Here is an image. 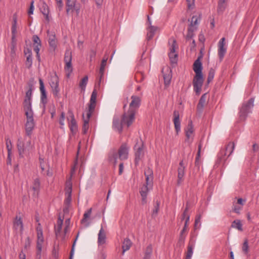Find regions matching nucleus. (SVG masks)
I'll return each instance as SVG.
<instances>
[{
    "label": "nucleus",
    "instance_id": "1",
    "mask_svg": "<svg viewBox=\"0 0 259 259\" xmlns=\"http://www.w3.org/2000/svg\"><path fill=\"white\" fill-rule=\"evenodd\" d=\"M128 111L124 113L120 120L114 123V128L119 133L122 132L124 126L130 127L135 121V113L140 105V98L137 96H132Z\"/></svg>",
    "mask_w": 259,
    "mask_h": 259
},
{
    "label": "nucleus",
    "instance_id": "2",
    "mask_svg": "<svg viewBox=\"0 0 259 259\" xmlns=\"http://www.w3.org/2000/svg\"><path fill=\"white\" fill-rule=\"evenodd\" d=\"M17 148L19 155L20 157H24L25 155L29 154V151L33 148V145L29 139L25 143H23L20 139H19L17 142Z\"/></svg>",
    "mask_w": 259,
    "mask_h": 259
},
{
    "label": "nucleus",
    "instance_id": "3",
    "mask_svg": "<svg viewBox=\"0 0 259 259\" xmlns=\"http://www.w3.org/2000/svg\"><path fill=\"white\" fill-rule=\"evenodd\" d=\"M254 98H251L242 104L239 111V116L241 120H244L248 114L251 112V109L254 106Z\"/></svg>",
    "mask_w": 259,
    "mask_h": 259
},
{
    "label": "nucleus",
    "instance_id": "4",
    "mask_svg": "<svg viewBox=\"0 0 259 259\" xmlns=\"http://www.w3.org/2000/svg\"><path fill=\"white\" fill-rule=\"evenodd\" d=\"M235 148V144L234 142H229L225 147L220 150L218 154V162H221L223 160H225L227 157L230 156L233 153Z\"/></svg>",
    "mask_w": 259,
    "mask_h": 259
},
{
    "label": "nucleus",
    "instance_id": "5",
    "mask_svg": "<svg viewBox=\"0 0 259 259\" xmlns=\"http://www.w3.org/2000/svg\"><path fill=\"white\" fill-rule=\"evenodd\" d=\"M49 83L52 89L54 96L59 97L60 93L59 79L56 72L50 75Z\"/></svg>",
    "mask_w": 259,
    "mask_h": 259
},
{
    "label": "nucleus",
    "instance_id": "6",
    "mask_svg": "<svg viewBox=\"0 0 259 259\" xmlns=\"http://www.w3.org/2000/svg\"><path fill=\"white\" fill-rule=\"evenodd\" d=\"M64 61L65 63L64 69L67 77H69L73 70L72 66V53L70 50H66L64 55Z\"/></svg>",
    "mask_w": 259,
    "mask_h": 259
},
{
    "label": "nucleus",
    "instance_id": "7",
    "mask_svg": "<svg viewBox=\"0 0 259 259\" xmlns=\"http://www.w3.org/2000/svg\"><path fill=\"white\" fill-rule=\"evenodd\" d=\"M170 52L168 54L169 59L172 63H176L177 62L178 55L176 54V49L178 48L176 40L171 38L168 41Z\"/></svg>",
    "mask_w": 259,
    "mask_h": 259
},
{
    "label": "nucleus",
    "instance_id": "8",
    "mask_svg": "<svg viewBox=\"0 0 259 259\" xmlns=\"http://www.w3.org/2000/svg\"><path fill=\"white\" fill-rule=\"evenodd\" d=\"M135 151V164L138 165L139 162L142 160L144 157V145H138L137 143L134 147Z\"/></svg>",
    "mask_w": 259,
    "mask_h": 259
},
{
    "label": "nucleus",
    "instance_id": "9",
    "mask_svg": "<svg viewBox=\"0 0 259 259\" xmlns=\"http://www.w3.org/2000/svg\"><path fill=\"white\" fill-rule=\"evenodd\" d=\"M203 74H195L193 80L194 91L197 95H199L203 83Z\"/></svg>",
    "mask_w": 259,
    "mask_h": 259
},
{
    "label": "nucleus",
    "instance_id": "10",
    "mask_svg": "<svg viewBox=\"0 0 259 259\" xmlns=\"http://www.w3.org/2000/svg\"><path fill=\"white\" fill-rule=\"evenodd\" d=\"M135 79L137 82H142L145 77L144 74V65L143 61H141L137 67V72L135 74Z\"/></svg>",
    "mask_w": 259,
    "mask_h": 259
},
{
    "label": "nucleus",
    "instance_id": "11",
    "mask_svg": "<svg viewBox=\"0 0 259 259\" xmlns=\"http://www.w3.org/2000/svg\"><path fill=\"white\" fill-rule=\"evenodd\" d=\"M186 166L184 165L183 160L179 163L178 168V181L177 184L180 185L183 181V178L185 175Z\"/></svg>",
    "mask_w": 259,
    "mask_h": 259
},
{
    "label": "nucleus",
    "instance_id": "12",
    "mask_svg": "<svg viewBox=\"0 0 259 259\" xmlns=\"http://www.w3.org/2000/svg\"><path fill=\"white\" fill-rule=\"evenodd\" d=\"M39 90L40 92V101L43 104L44 106H45L46 104L48 102V99L45 85L41 78L39 79Z\"/></svg>",
    "mask_w": 259,
    "mask_h": 259
},
{
    "label": "nucleus",
    "instance_id": "13",
    "mask_svg": "<svg viewBox=\"0 0 259 259\" xmlns=\"http://www.w3.org/2000/svg\"><path fill=\"white\" fill-rule=\"evenodd\" d=\"M129 147L125 143L122 144L118 150L119 158L120 160H126L128 158Z\"/></svg>",
    "mask_w": 259,
    "mask_h": 259
},
{
    "label": "nucleus",
    "instance_id": "14",
    "mask_svg": "<svg viewBox=\"0 0 259 259\" xmlns=\"http://www.w3.org/2000/svg\"><path fill=\"white\" fill-rule=\"evenodd\" d=\"M38 7L40 12L45 17L46 20H47L49 22L50 21L49 16V8L48 5L44 0H39L38 3Z\"/></svg>",
    "mask_w": 259,
    "mask_h": 259
},
{
    "label": "nucleus",
    "instance_id": "15",
    "mask_svg": "<svg viewBox=\"0 0 259 259\" xmlns=\"http://www.w3.org/2000/svg\"><path fill=\"white\" fill-rule=\"evenodd\" d=\"M225 38L223 37L220 39L218 43V55L221 60H222L223 59L227 51V49L225 47Z\"/></svg>",
    "mask_w": 259,
    "mask_h": 259
},
{
    "label": "nucleus",
    "instance_id": "16",
    "mask_svg": "<svg viewBox=\"0 0 259 259\" xmlns=\"http://www.w3.org/2000/svg\"><path fill=\"white\" fill-rule=\"evenodd\" d=\"M68 114L69 116L67 117V119L69 121V124L70 130L72 132L75 133L77 131L78 128L74 116L71 111H69Z\"/></svg>",
    "mask_w": 259,
    "mask_h": 259
},
{
    "label": "nucleus",
    "instance_id": "17",
    "mask_svg": "<svg viewBox=\"0 0 259 259\" xmlns=\"http://www.w3.org/2000/svg\"><path fill=\"white\" fill-rule=\"evenodd\" d=\"M202 56H199L197 59L195 61L193 64V69L194 71L195 72V74H202V66L200 61V59L202 58Z\"/></svg>",
    "mask_w": 259,
    "mask_h": 259
},
{
    "label": "nucleus",
    "instance_id": "18",
    "mask_svg": "<svg viewBox=\"0 0 259 259\" xmlns=\"http://www.w3.org/2000/svg\"><path fill=\"white\" fill-rule=\"evenodd\" d=\"M13 228L18 232L22 233L23 229V225L20 217L16 216L13 222Z\"/></svg>",
    "mask_w": 259,
    "mask_h": 259
},
{
    "label": "nucleus",
    "instance_id": "19",
    "mask_svg": "<svg viewBox=\"0 0 259 259\" xmlns=\"http://www.w3.org/2000/svg\"><path fill=\"white\" fill-rule=\"evenodd\" d=\"M174 115V123L175 128L177 134L181 131V122L179 117V112L177 110H175L173 113Z\"/></svg>",
    "mask_w": 259,
    "mask_h": 259
},
{
    "label": "nucleus",
    "instance_id": "20",
    "mask_svg": "<svg viewBox=\"0 0 259 259\" xmlns=\"http://www.w3.org/2000/svg\"><path fill=\"white\" fill-rule=\"evenodd\" d=\"M106 232L102 226L98 235V244L99 246H102L106 243Z\"/></svg>",
    "mask_w": 259,
    "mask_h": 259
},
{
    "label": "nucleus",
    "instance_id": "21",
    "mask_svg": "<svg viewBox=\"0 0 259 259\" xmlns=\"http://www.w3.org/2000/svg\"><path fill=\"white\" fill-rule=\"evenodd\" d=\"M76 0H67L66 3V12L68 13L70 11H72L73 9H75L77 14L79 12V9L76 7Z\"/></svg>",
    "mask_w": 259,
    "mask_h": 259
},
{
    "label": "nucleus",
    "instance_id": "22",
    "mask_svg": "<svg viewBox=\"0 0 259 259\" xmlns=\"http://www.w3.org/2000/svg\"><path fill=\"white\" fill-rule=\"evenodd\" d=\"M33 50L35 53L39 52L41 47V42L39 37L37 35H34L32 37Z\"/></svg>",
    "mask_w": 259,
    "mask_h": 259
},
{
    "label": "nucleus",
    "instance_id": "23",
    "mask_svg": "<svg viewBox=\"0 0 259 259\" xmlns=\"http://www.w3.org/2000/svg\"><path fill=\"white\" fill-rule=\"evenodd\" d=\"M194 129L193 125L192 120L189 121L187 126L185 129L186 136V142H189V139L191 137L193 134Z\"/></svg>",
    "mask_w": 259,
    "mask_h": 259
},
{
    "label": "nucleus",
    "instance_id": "24",
    "mask_svg": "<svg viewBox=\"0 0 259 259\" xmlns=\"http://www.w3.org/2000/svg\"><path fill=\"white\" fill-rule=\"evenodd\" d=\"M40 183L39 178L34 180L31 188L33 191V195L37 196L40 190Z\"/></svg>",
    "mask_w": 259,
    "mask_h": 259
},
{
    "label": "nucleus",
    "instance_id": "25",
    "mask_svg": "<svg viewBox=\"0 0 259 259\" xmlns=\"http://www.w3.org/2000/svg\"><path fill=\"white\" fill-rule=\"evenodd\" d=\"M44 242V238H37L36 244V259L41 258V252L42 250V246Z\"/></svg>",
    "mask_w": 259,
    "mask_h": 259
},
{
    "label": "nucleus",
    "instance_id": "26",
    "mask_svg": "<svg viewBox=\"0 0 259 259\" xmlns=\"http://www.w3.org/2000/svg\"><path fill=\"white\" fill-rule=\"evenodd\" d=\"M206 94H204L201 96L197 106V111L201 113L202 112L203 107L206 103Z\"/></svg>",
    "mask_w": 259,
    "mask_h": 259
},
{
    "label": "nucleus",
    "instance_id": "27",
    "mask_svg": "<svg viewBox=\"0 0 259 259\" xmlns=\"http://www.w3.org/2000/svg\"><path fill=\"white\" fill-rule=\"evenodd\" d=\"M227 0H219L217 11L219 14H223L226 8Z\"/></svg>",
    "mask_w": 259,
    "mask_h": 259
},
{
    "label": "nucleus",
    "instance_id": "28",
    "mask_svg": "<svg viewBox=\"0 0 259 259\" xmlns=\"http://www.w3.org/2000/svg\"><path fill=\"white\" fill-rule=\"evenodd\" d=\"M107 60H108V58L106 56H104L102 60L100 68L99 69V75H100L99 82L101 81L102 77L103 76V75L104 74L105 66H106V64H107Z\"/></svg>",
    "mask_w": 259,
    "mask_h": 259
},
{
    "label": "nucleus",
    "instance_id": "29",
    "mask_svg": "<svg viewBox=\"0 0 259 259\" xmlns=\"http://www.w3.org/2000/svg\"><path fill=\"white\" fill-rule=\"evenodd\" d=\"M148 187L149 186L147 185H144L141 188V189L140 191L141 195L142 197V202L143 203H145L146 202L147 195L149 190Z\"/></svg>",
    "mask_w": 259,
    "mask_h": 259
},
{
    "label": "nucleus",
    "instance_id": "30",
    "mask_svg": "<svg viewBox=\"0 0 259 259\" xmlns=\"http://www.w3.org/2000/svg\"><path fill=\"white\" fill-rule=\"evenodd\" d=\"M157 28L153 26H150L147 28V33L146 39L148 40H151L154 36L155 32Z\"/></svg>",
    "mask_w": 259,
    "mask_h": 259
},
{
    "label": "nucleus",
    "instance_id": "31",
    "mask_svg": "<svg viewBox=\"0 0 259 259\" xmlns=\"http://www.w3.org/2000/svg\"><path fill=\"white\" fill-rule=\"evenodd\" d=\"M63 220L59 216L57 221V226L55 227V234L57 237H58L62 230V227L63 225Z\"/></svg>",
    "mask_w": 259,
    "mask_h": 259
},
{
    "label": "nucleus",
    "instance_id": "32",
    "mask_svg": "<svg viewBox=\"0 0 259 259\" xmlns=\"http://www.w3.org/2000/svg\"><path fill=\"white\" fill-rule=\"evenodd\" d=\"M49 44L50 47L55 50L57 46V40L56 38V36L54 34H50L49 37Z\"/></svg>",
    "mask_w": 259,
    "mask_h": 259
},
{
    "label": "nucleus",
    "instance_id": "33",
    "mask_svg": "<svg viewBox=\"0 0 259 259\" xmlns=\"http://www.w3.org/2000/svg\"><path fill=\"white\" fill-rule=\"evenodd\" d=\"M35 125V122H26L25 123V131L26 134L28 136H30L31 135L32 132L34 128Z\"/></svg>",
    "mask_w": 259,
    "mask_h": 259
},
{
    "label": "nucleus",
    "instance_id": "34",
    "mask_svg": "<svg viewBox=\"0 0 259 259\" xmlns=\"http://www.w3.org/2000/svg\"><path fill=\"white\" fill-rule=\"evenodd\" d=\"M152 251L153 248L152 245H148L145 250L143 259H150L152 253Z\"/></svg>",
    "mask_w": 259,
    "mask_h": 259
},
{
    "label": "nucleus",
    "instance_id": "35",
    "mask_svg": "<svg viewBox=\"0 0 259 259\" xmlns=\"http://www.w3.org/2000/svg\"><path fill=\"white\" fill-rule=\"evenodd\" d=\"M200 19L199 17L197 16H193L191 19V22L189 25V27H193V28L197 30L198 25V20Z\"/></svg>",
    "mask_w": 259,
    "mask_h": 259
},
{
    "label": "nucleus",
    "instance_id": "36",
    "mask_svg": "<svg viewBox=\"0 0 259 259\" xmlns=\"http://www.w3.org/2000/svg\"><path fill=\"white\" fill-rule=\"evenodd\" d=\"M132 242L131 241V240L128 239V238H126L124 240V241L123 242V244H122V254H123L124 253L125 251H126V250H128L131 245H132Z\"/></svg>",
    "mask_w": 259,
    "mask_h": 259
},
{
    "label": "nucleus",
    "instance_id": "37",
    "mask_svg": "<svg viewBox=\"0 0 259 259\" xmlns=\"http://www.w3.org/2000/svg\"><path fill=\"white\" fill-rule=\"evenodd\" d=\"M23 107L25 113H26V112H33L32 109L31 101L24 100L23 102Z\"/></svg>",
    "mask_w": 259,
    "mask_h": 259
},
{
    "label": "nucleus",
    "instance_id": "38",
    "mask_svg": "<svg viewBox=\"0 0 259 259\" xmlns=\"http://www.w3.org/2000/svg\"><path fill=\"white\" fill-rule=\"evenodd\" d=\"M88 82V76H85L80 80L79 83V87L81 89L82 91H85L86 85Z\"/></svg>",
    "mask_w": 259,
    "mask_h": 259
},
{
    "label": "nucleus",
    "instance_id": "39",
    "mask_svg": "<svg viewBox=\"0 0 259 259\" xmlns=\"http://www.w3.org/2000/svg\"><path fill=\"white\" fill-rule=\"evenodd\" d=\"M96 105V102H90V104L89 105V109L87 113V116H88V118H90V117L91 116L92 114L94 111Z\"/></svg>",
    "mask_w": 259,
    "mask_h": 259
},
{
    "label": "nucleus",
    "instance_id": "40",
    "mask_svg": "<svg viewBox=\"0 0 259 259\" xmlns=\"http://www.w3.org/2000/svg\"><path fill=\"white\" fill-rule=\"evenodd\" d=\"M83 118V125L82 126V132L84 134H86L88 132V130L89 129V119L90 118H88V116H87L85 118L84 116V114L82 115Z\"/></svg>",
    "mask_w": 259,
    "mask_h": 259
},
{
    "label": "nucleus",
    "instance_id": "41",
    "mask_svg": "<svg viewBox=\"0 0 259 259\" xmlns=\"http://www.w3.org/2000/svg\"><path fill=\"white\" fill-rule=\"evenodd\" d=\"M231 227L241 231L243 230L242 225L239 220H234L232 223Z\"/></svg>",
    "mask_w": 259,
    "mask_h": 259
},
{
    "label": "nucleus",
    "instance_id": "42",
    "mask_svg": "<svg viewBox=\"0 0 259 259\" xmlns=\"http://www.w3.org/2000/svg\"><path fill=\"white\" fill-rule=\"evenodd\" d=\"M196 30L195 29V28H193V27H188L187 34L186 36V40H190L192 39L194 36V32Z\"/></svg>",
    "mask_w": 259,
    "mask_h": 259
},
{
    "label": "nucleus",
    "instance_id": "43",
    "mask_svg": "<svg viewBox=\"0 0 259 259\" xmlns=\"http://www.w3.org/2000/svg\"><path fill=\"white\" fill-rule=\"evenodd\" d=\"M215 74V70L212 68H211L208 72V75L207 79V83L208 84L211 82L214 78Z\"/></svg>",
    "mask_w": 259,
    "mask_h": 259
},
{
    "label": "nucleus",
    "instance_id": "44",
    "mask_svg": "<svg viewBox=\"0 0 259 259\" xmlns=\"http://www.w3.org/2000/svg\"><path fill=\"white\" fill-rule=\"evenodd\" d=\"M17 16L15 14L13 17V23L12 26V33H17Z\"/></svg>",
    "mask_w": 259,
    "mask_h": 259
},
{
    "label": "nucleus",
    "instance_id": "45",
    "mask_svg": "<svg viewBox=\"0 0 259 259\" xmlns=\"http://www.w3.org/2000/svg\"><path fill=\"white\" fill-rule=\"evenodd\" d=\"M92 213V208H90L87 211H86L84 214H83V218L81 220L82 223H85L86 222H87L88 220L90 218Z\"/></svg>",
    "mask_w": 259,
    "mask_h": 259
},
{
    "label": "nucleus",
    "instance_id": "46",
    "mask_svg": "<svg viewBox=\"0 0 259 259\" xmlns=\"http://www.w3.org/2000/svg\"><path fill=\"white\" fill-rule=\"evenodd\" d=\"M25 116H26V122H34L33 118V112H26L25 113Z\"/></svg>",
    "mask_w": 259,
    "mask_h": 259
},
{
    "label": "nucleus",
    "instance_id": "47",
    "mask_svg": "<svg viewBox=\"0 0 259 259\" xmlns=\"http://www.w3.org/2000/svg\"><path fill=\"white\" fill-rule=\"evenodd\" d=\"M72 194V184L71 182H68L66 184V187L65 188V195H71Z\"/></svg>",
    "mask_w": 259,
    "mask_h": 259
},
{
    "label": "nucleus",
    "instance_id": "48",
    "mask_svg": "<svg viewBox=\"0 0 259 259\" xmlns=\"http://www.w3.org/2000/svg\"><path fill=\"white\" fill-rule=\"evenodd\" d=\"M12 47H11V53H15V48L16 46V33H12Z\"/></svg>",
    "mask_w": 259,
    "mask_h": 259
},
{
    "label": "nucleus",
    "instance_id": "49",
    "mask_svg": "<svg viewBox=\"0 0 259 259\" xmlns=\"http://www.w3.org/2000/svg\"><path fill=\"white\" fill-rule=\"evenodd\" d=\"M163 79L165 86H168L170 83L171 75L170 74H163Z\"/></svg>",
    "mask_w": 259,
    "mask_h": 259
},
{
    "label": "nucleus",
    "instance_id": "50",
    "mask_svg": "<svg viewBox=\"0 0 259 259\" xmlns=\"http://www.w3.org/2000/svg\"><path fill=\"white\" fill-rule=\"evenodd\" d=\"M193 247L192 245H189L188 246V250L186 254V259H191L193 254Z\"/></svg>",
    "mask_w": 259,
    "mask_h": 259
},
{
    "label": "nucleus",
    "instance_id": "51",
    "mask_svg": "<svg viewBox=\"0 0 259 259\" xmlns=\"http://www.w3.org/2000/svg\"><path fill=\"white\" fill-rule=\"evenodd\" d=\"M37 231V238H44L42 229L40 224L36 228Z\"/></svg>",
    "mask_w": 259,
    "mask_h": 259
},
{
    "label": "nucleus",
    "instance_id": "52",
    "mask_svg": "<svg viewBox=\"0 0 259 259\" xmlns=\"http://www.w3.org/2000/svg\"><path fill=\"white\" fill-rule=\"evenodd\" d=\"M248 240L245 239L243 243V245L242 247V251L244 254H247L248 252Z\"/></svg>",
    "mask_w": 259,
    "mask_h": 259
},
{
    "label": "nucleus",
    "instance_id": "53",
    "mask_svg": "<svg viewBox=\"0 0 259 259\" xmlns=\"http://www.w3.org/2000/svg\"><path fill=\"white\" fill-rule=\"evenodd\" d=\"M79 232L77 233V236L76 237V238L74 240V242H73V243L72 244V248H71V251H70V257H69V259H72L73 258V255H74V247H75V243H76V242L77 241V239L79 236Z\"/></svg>",
    "mask_w": 259,
    "mask_h": 259
},
{
    "label": "nucleus",
    "instance_id": "54",
    "mask_svg": "<svg viewBox=\"0 0 259 259\" xmlns=\"http://www.w3.org/2000/svg\"><path fill=\"white\" fill-rule=\"evenodd\" d=\"M6 146L8 152V156H9L11 152L12 145L11 140L9 139L6 140Z\"/></svg>",
    "mask_w": 259,
    "mask_h": 259
},
{
    "label": "nucleus",
    "instance_id": "55",
    "mask_svg": "<svg viewBox=\"0 0 259 259\" xmlns=\"http://www.w3.org/2000/svg\"><path fill=\"white\" fill-rule=\"evenodd\" d=\"M186 235L180 234L178 245L180 246L184 245Z\"/></svg>",
    "mask_w": 259,
    "mask_h": 259
},
{
    "label": "nucleus",
    "instance_id": "56",
    "mask_svg": "<svg viewBox=\"0 0 259 259\" xmlns=\"http://www.w3.org/2000/svg\"><path fill=\"white\" fill-rule=\"evenodd\" d=\"M32 90L31 88H30L29 90L26 92V95L24 100L31 101L32 97Z\"/></svg>",
    "mask_w": 259,
    "mask_h": 259
},
{
    "label": "nucleus",
    "instance_id": "57",
    "mask_svg": "<svg viewBox=\"0 0 259 259\" xmlns=\"http://www.w3.org/2000/svg\"><path fill=\"white\" fill-rule=\"evenodd\" d=\"M32 90L31 88H30L29 90L26 92V95L24 100L31 101L32 97Z\"/></svg>",
    "mask_w": 259,
    "mask_h": 259
},
{
    "label": "nucleus",
    "instance_id": "58",
    "mask_svg": "<svg viewBox=\"0 0 259 259\" xmlns=\"http://www.w3.org/2000/svg\"><path fill=\"white\" fill-rule=\"evenodd\" d=\"M159 204H160L159 202L157 201L154 205V208L153 210V212H152V214L153 217H155L157 215V214L158 212V210H159Z\"/></svg>",
    "mask_w": 259,
    "mask_h": 259
},
{
    "label": "nucleus",
    "instance_id": "59",
    "mask_svg": "<svg viewBox=\"0 0 259 259\" xmlns=\"http://www.w3.org/2000/svg\"><path fill=\"white\" fill-rule=\"evenodd\" d=\"M32 63V55H28L26 57V65L28 67L30 68Z\"/></svg>",
    "mask_w": 259,
    "mask_h": 259
},
{
    "label": "nucleus",
    "instance_id": "60",
    "mask_svg": "<svg viewBox=\"0 0 259 259\" xmlns=\"http://www.w3.org/2000/svg\"><path fill=\"white\" fill-rule=\"evenodd\" d=\"M97 96V92L96 90L94 89L93 91L90 98V102H96Z\"/></svg>",
    "mask_w": 259,
    "mask_h": 259
},
{
    "label": "nucleus",
    "instance_id": "61",
    "mask_svg": "<svg viewBox=\"0 0 259 259\" xmlns=\"http://www.w3.org/2000/svg\"><path fill=\"white\" fill-rule=\"evenodd\" d=\"M201 148V145L200 144H199V146H198V150L197 152V156H196V159H195L196 165H198L199 163V157L200 156Z\"/></svg>",
    "mask_w": 259,
    "mask_h": 259
},
{
    "label": "nucleus",
    "instance_id": "62",
    "mask_svg": "<svg viewBox=\"0 0 259 259\" xmlns=\"http://www.w3.org/2000/svg\"><path fill=\"white\" fill-rule=\"evenodd\" d=\"M242 206H238V204H235V202H233V211L236 213L239 214L240 213V210L242 209Z\"/></svg>",
    "mask_w": 259,
    "mask_h": 259
},
{
    "label": "nucleus",
    "instance_id": "63",
    "mask_svg": "<svg viewBox=\"0 0 259 259\" xmlns=\"http://www.w3.org/2000/svg\"><path fill=\"white\" fill-rule=\"evenodd\" d=\"M146 177V183L147 186H149V187H151L152 185V181H153V177Z\"/></svg>",
    "mask_w": 259,
    "mask_h": 259
},
{
    "label": "nucleus",
    "instance_id": "64",
    "mask_svg": "<svg viewBox=\"0 0 259 259\" xmlns=\"http://www.w3.org/2000/svg\"><path fill=\"white\" fill-rule=\"evenodd\" d=\"M65 118V114L64 112H62L61 113L60 119H59V123L61 126H63L64 125V120Z\"/></svg>",
    "mask_w": 259,
    "mask_h": 259
}]
</instances>
